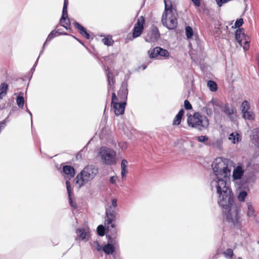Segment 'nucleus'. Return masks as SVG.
<instances>
[{
  "label": "nucleus",
  "mask_w": 259,
  "mask_h": 259,
  "mask_svg": "<svg viewBox=\"0 0 259 259\" xmlns=\"http://www.w3.org/2000/svg\"><path fill=\"white\" fill-rule=\"evenodd\" d=\"M159 37V31L156 27L152 28L150 32L145 37L146 42H152L158 39Z\"/></svg>",
  "instance_id": "f8f14e48"
},
{
  "label": "nucleus",
  "mask_w": 259,
  "mask_h": 259,
  "mask_svg": "<svg viewBox=\"0 0 259 259\" xmlns=\"http://www.w3.org/2000/svg\"><path fill=\"white\" fill-rule=\"evenodd\" d=\"M116 181V177L114 176L111 177L110 178L109 181L112 184H115Z\"/></svg>",
  "instance_id": "8fccbe9b"
},
{
  "label": "nucleus",
  "mask_w": 259,
  "mask_h": 259,
  "mask_svg": "<svg viewBox=\"0 0 259 259\" xmlns=\"http://www.w3.org/2000/svg\"><path fill=\"white\" fill-rule=\"evenodd\" d=\"M118 146L121 150H125L127 148V144L125 142H121L119 143Z\"/></svg>",
  "instance_id": "37998d69"
},
{
  "label": "nucleus",
  "mask_w": 259,
  "mask_h": 259,
  "mask_svg": "<svg viewBox=\"0 0 259 259\" xmlns=\"http://www.w3.org/2000/svg\"><path fill=\"white\" fill-rule=\"evenodd\" d=\"M243 211L248 218L255 217V210L251 202H247L246 203V206L243 208Z\"/></svg>",
  "instance_id": "4468645a"
},
{
  "label": "nucleus",
  "mask_w": 259,
  "mask_h": 259,
  "mask_svg": "<svg viewBox=\"0 0 259 259\" xmlns=\"http://www.w3.org/2000/svg\"><path fill=\"white\" fill-rule=\"evenodd\" d=\"M117 200L116 198H113L111 200V205H106L105 207V226L109 229L110 228L115 229V226L112 223L116 219L115 208L117 206Z\"/></svg>",
  "instance_id": "39448f33"
},
{
  "label": "nucleus",
  "mask_w": 259,
  "mask_h": 259,
  "mask_svg": "<svg viewBox=\"0 0 259 259\" xmlns=\"http://www.w3.org/2000/svg\"><path fill=\"white\" fill-rule=\"evenodd\" d=\"M110 241V242H111V243H115V239H113V240H112V239H111Z\"/></svg>",
  "instance_id": "4d7b16f0"
},
{
  "label": "nucleus",
  "mask_w": 259,
  "mask_h": 259,
  "mask_svg": "<svg viewBox=\"0 0 259 259\" xmlns=\"http://www.w3.org/2000/svg\"><path fill=\"white\" fill-rule=\"evenodd\" d=\"M94 246L98 251H100L102 249V246L99 244L98 241H94Z\"/></svg>",
  "instance_id": "de8ad7c7"
},
{
  "label": "nucleus",
  "mask_w": 259,
  "mask_h": 259,
  "mask_svg": "<svg viewBox=\"0 0 259 259\" xmlns=\"http://www.w3.org/2000/svg\"><path fill=\"white\" fill-rule=\"evenodd\" d=\"M223 145V140L221 139H217L213 143L212 146L213 147L218 149H221Z\"/></svg>",
  "instance_id": "72a5a7b5"
},
{
  "label": "nucleus",
  "mask_w": 259,
  "mask_h": 259,
  "mask_svg": "<svg viewBox=\"0 0 259 259\" xmlns=\"http://www.w3.org/2000/svg\"><path fill=\"white\" fill-rule=\"evenodd\" d=\"M128 165V161L125 159H122L121 162V175L122 180L125 179L126 175L127 174L128 171L127 166Z\"/></svg>",
  "instance_id": "412c9836"
},
{
  "label": "nucleus",
  "mask_w": 259,
  "mask_h": 259,
  "mask_svg": "<svg viewBox=\"0 0 259 259\" xmlns=\"http://www.w3.org/2000/svg\"><path fill=\"white\" fill-rule=\"evenodd\" d=\"M250 137L253 142L259 146V128L254 129Z\"/></svg>",
  "instance_id": "4be33fe9"
},
{
  "label": "nucleus",
  "mask_w": 259,
  "mask_h": 259,
  "mask_svg": "<svg viewBox=\"0 0 259 259\" xmlns=\"http://www.w3.org/2000/svg\"><path fill=\"white\" fill-rule=\"evenodd\" d=\"M215 103V101L214 99H212L209 102V104H211L212 105H214Z\"/></svg>",
  "instance_id": "5fc2aeb1"
},
{
  "label": "nucleus",
  "mask_w": 259,
  "mask_h": 259,
  "mask_svg": "<svg viewBox=\"0 0 259 259\" xmlns=\"http://www.w3.org/2000/svg\"><path fill=\"white\" fill-rule=\"evenodd\" d=\"M244 170L242 169L241 166H238L235 168L233 172V178L234 180L240 179L243 176Z\"/></svg>",
  "instance_id": "aec40b11"
},
{
  "label": "nucleus",
  "mask_w": 259,
  "mask_h": 259,
  "mask_svg": "<svg viewBox=\"0 0 259 259\" xmlns=\"http://www.w3.org/2000/svg\"><path fill=\"white\" fill-rule=\"evenodd\" d=\"M99 153L103 164L112 165L116 163V154L114 150L106 147H102L100 148Z\"/></svg>",
  "instance_id": "423d86ee"
},
{
  "label": "nucleus",
  "mask_w": 259,
  "mask_h": 259,
  "mask_svg": "<svg viewBox=\"0 0 259 259\" xmlns=\"http://www.w3.org/2000/svg\"><path fill=\"white\" fill-rule=\"evenodd\" d=\"M228 162L227 159L218 157L212 163L215 178L210 185L212 191L215 192L216 195L232 191L229 181L231 169L228 168Z\"/></svg>",
  "instance_id": "f257e3e1"
},
{
  "label": "nucleus",
  "mask_w": 259,
  "mask_h": 259,
  "mask_svg": "<svg viewBox=\"0 0 259 259\" xmlns=\"http://www.w3.org/2000/svg\"><path fill=\"white\" fill-rule=\"evenodd\" d=\"M185 33L187 36V37L189 39L192 38L193 35V31L192 28L190 26H186L185 28Z\"/></svg>",
  "instance_id": "f704fd0d"
},
{
  "label": "nucleus",
  "mask_w": 259,
  "mask_h": 259,
  "mask_svg": "<svg viewBox=\"0 0 259 259\" xmlns=\"http://www.w3.org/2000/svg\"><path fill=\"white\" fill-rule=\"evenodd\" d=\"M197 140L199 142H205L208 140V137L206 136H201L197 137Z\"/></svg>",
  "instance_id": "c03bdc74"
},
{
  "label": "nucleus",
  "mask_w": 259,
  "mask_h": 259,
  "mask_svg": "<svg viewBox=\"0 0 259 259\" xmlns=\"http://www.w3.org/2000/svg\"><path fill=\"white\" fill-rule=\"evenodd\" d=\"M98 168L96 165H87L75 178V185L80 188L93 180L98 173Z\"/></svg>",
  "instance_id": "7ed1b4c3"
},
{
  "label": "nucleus",
  "mask_w": 259,
  "mask_h": 259,
  "mask_svg": "<svg viewBox=\"0 0 259 259\" xmlns=\"http://www.w3.org/2000/svg\"><path fill=\"white\" fill-rule=\"evenodd\" d=\"M145 23V19L143 16H141L138 19L137 23L135 24L133 36L136 38L140 36L144 29V24Z\"/></svg>",
  "instance_id": "9d476101"
},
{
  "label": "nucleus",
  "mask_w": 259,
  "mask_h": 259,
  "mask_svg": "<svg viewBox=\"0 0 259 259\" xmlns=\"http://www.w3.org/2000/svg\"><path fill=\"white\" fill-rule=\"evenodd\" d=\"M247 196V193L245 191H241L238 195L237 198L239 201L244 202Z\"/></svg>",
  "instance_id": "473e14b6"
},
{
  "label": "nucleus",
  "mask_w": 259,
  "mask_h": 259,
  "mask_svg": "<svg viewBox=\"0 0 259 259\" xmlns=\"http://www.w3.org/2000/svg\"><path fill=\"white\" fill-rule=\"evenodd\" d=\"M207 87L209 88V90L212 92H215L217 90V83L212 80H209L207 82Z\"/></svg>",
  "instance_id": "2f4dec72"
},
{
  "label": "nucleus",
  "mask_w": 259,
  "mask_h": 259,
  "mask_svg": "<svg viewBox=\"0 0 259 259\" xmlns=\"http://www.w3.org/2000/svg\"><path fill=\"white\" fill-rule=\"evenodd\" d=\"M242 118L245 120L253 121L255 119V114L250 110V104L245 100L240 106Z\"/></svg>",
  "instance_id": "6e6552de"
},
{
  "label": "nucleus",
  "mask_w": 259,
  "mask_h": 259,
  "mask_svg": "<svg viewBox=\"0 0 259 259\" xmlns=\"http://www.w3.org/2000/svg\"><path fill=\"white\" fill-rule=\"evenodd\" d=\"M8 90V84L5 82H3L0 84V100L7 94Z\"/></svg>",
  "instance_id": "a878e982"
},
{
  "label": "nucleus",
  "mask_w": 259,
  "mask_h": 259,
  "mask_svg": "<svg viewBox=\"0 0 259 259\" xmlns=\"http://www.w3.org/2000/svg\"><path fill=\"white\" fill-rule=\"evenodd\" d=\"M102 41L105 45L107 46H112L113 44V40L111 36H108L107 37L103 38Z\"/></svg>",
  "instance_id": "7c9ffc66"
},
{
  "label": "nucleus",
  "mask_w": 259,
  "mask_h": 259,
  "mask_svg": "<svg viewBox=\"0 0 259 259\" xmlns=\"http://www.w3.org/2000/svg\"><path fill=\"white\" fill-rule=\"evenodd\" d=\"M249 38L248 37H247L246 38L244 39V40L242 41V46H241V47H243V49L244 50H247L249 48Z\"/></svg>",
  "instance_id": "4c0bfd02"
},
{
  "label": "nucleus",
  "mask_w": 259,
  "mask_h": 259,
  "mask_svg": "<svg viewBox=\"0 0 259 259\" xmlns=\"http://www.w3.org/2000/svg\"><path fill=\"white\" fill-rule=\"evenodd\" d=\"M224 254L226 258H231L233 255V251L232 249L229 248L226 251H224Z\"/></svg>",
  "instance_id": "58836bf2"
},
{
  "label": "nucleus",
  "mask_w": 259,
  "mask_h": 259,
  "mask_svg": "<svg viewBox=\"0 0 259 259\" xmlns=\"http://www.w3.org/2000/svg\"><path fill=\"white\" fill-rule=\"evenodd\" d=\"M69 201H70V205L72 207H74V208H76V204L75 203H74L72 200H71V196L70 197H69Z\"/></svg>",
  "instance_id": "3c124183"
},
{
  "label": "nucleus",
  "mask_w": 259,
  "mask_h": 259,
  "mask_svg": "<svg viewBox=\"0 0 259 259\" xmlns=\"http://www.w3.org/2000/svg\"><path fill=\"white\" fill-rule=\"evenodd\" d=\"M184 107L186 110H190L192 108V105L190 102L187 100H185L184 101Z\"/></svg>",
  "instance_id": "a18cd8bd"
},
{
  "label": "nucleus",
  "mask_w": 259,
  "mask_h": 259,
  "mask_svg": "<svg viewBox=\"0 0 259 259\" xmlns=\"http://www.w3.org/2000/svg\"><path fill=\"white\" fill-rule=\"evenodd\" d=\"M244 2H245V1H246V0H244Z\"/></svg>",
  "instance_id": "e2e57ef3"
},
{
  "label": "nucleus",
  "mask_w": 259,
  "mask_h": 259,
  "mask_svg": "<svg viewBox=\"0 0 259 259\" xmlns=\"http://www.w3.org/2000/svg\"><path fill=\"white\" fill-rule=\"evenodd\" d=\"M57 33H58V35H60V34H65V35H66L67 34L66 33H62L60 32V31L59 30V32H57Z\"/></svg>",
  "instance_id": "13d9d810"
},
{
  "label": "nucleus",
  "mask_w": 259,
  "mask_h": 259,
  "mask_svg": "<svg viewBox=\"0 0 259 259\" xmlns=\"http://www.w3.org/2000/svg\"><path fill=\"white\" fill-rule=\"evenodd\" d=\"M57 32H59V30H57V31H52V32H51V33L49 34V35L48 36L47 39H46V41L45 42L44 44V46H43V47H42V50L41 51L40 53V55L42 54L43 53V52H44V49L45 48V47L46 46V45L47 44V43L48 42H49L53 38H54L55 37H56V33Z\"/></svg>",
  "instance_id": "cd10ccee"
},
{
  "label": "nucleus",
  "mask_w": 259,
  "mask_h": 259,
  "mask_svg": "<svg viewBox=\"0 0 259 259\" xmlns=\"http://www.w3.org/2000/svg\"><path fill=\"white\" fill-rule=\"evenodd\" d=\"M208 106L209 104H208L205 107H204L203 110L207 116H211L212 115L213 112L211 108H209Z\"/></svg>",
  "instance_id": "ea45409f"
},
{
  "label": "nucleus",
  "mask_w": 259,
  "mask_h": 259,
  "mask_svg": "<svg viewBox=\"0 0 259 259\" xmlns=\"http://www.w3.org/2000/svg\"><path fill=\"white\" fill-rule=\"evenodd\" d=\"M117 101H118V99L115 95V93H113L112 94V102H111L112 105L113 104V103L118 102Z\"/></svg>",
  "instance_id": "49530a36"
},
{
  "label": "nucleus",
  "mask_w": 259,
  "mask_h": 259,
  "mask_svg": "<svg viewBox=\"0 0 259 259\" xmlns=\"http://www.w3.org/2000/svg\"><path fill=\"white\" fill-rule=\"evenodd\" d=\"M98 234L100 236H103L105 234V228L103 225H99L97 229Z\"/></svg>",
  "instance_id": "e433bc0d"
},
{
  "label": "nucleus",
  "mask_w": 259,
  "mask_h": 259,
  "mask_svg": "<svg viewBox=\"0 0 259 259\" xmlns=\"http://www.w3.org/2000/svg\"><path fill=\"white\" fill-rule=\"evenodd\" d=\"M63 171L69 179L73 178L75 175V170L74 168L70 165L64 166L63 167Z\"/></svg>",
  "instance_id": "f3484780"
},
{
  "label": "nucleus",
  "mask_w": 259,
  "mask_h": 259,
  "mask_svg": "<svg viewBox=\"0 0 259 259\" xmlns=\"http://www.w3.org/2000/svg\"><path fill=\"white\" fill-rule=\"evenodd\" d=\"M103 250L107 254H112L114 252V247L111 243H108L103 247Z\"/></svg>",
  "instance_id": "c85d7f7f"
},
{
  "label": "nucleus",
  "mask_w": 259,
  "mask_h": 259,
  "mask_svg": "<svg viewBox=\"0 0 259 259\" xmlns=\"http://www.w3.org/2000/svg\"><path fill=\"white\" fill-rule=\"evenodd\" d=\"M67 6H68V1L67 0H64L63 7L67 8Z\"/></svg>",
  "instance_id": "603ef678"
},
{
  "label": "nucleus",
  "mask_w": 259,
  "mask_h": 259,
  "mask_svg": "<svg viewBox=\"0 0 259 259\" xmlns=\"http://www.w3.org/2000/svg\"><path fill=\"white\" fill-rule=\"evenodd\" d=\"M128 94L127 89L126 87L122 86L117 93L118 97L126 101Z\"/></svg>",
  "instance_id": "5701e85b"
},
{
  "label": "nucleus",
  "mask_w": 259,
  "mask_h": 259,
  "mask_svg": "<svg viewBox=\"0 0 259 259\" xmlns=\"http://www.w3.org/2000/svg\"><path fill=\"white\" fill-rule=\"evenodd\" d=\"M73 25L74 27L78 30L79 33L86 39H89L90 38V35L88 34L85 28L82 26H81L77 22H74Z\"/></svg>",
  "instance_id": "a211bd4d"
},
{
  "label": "nucleus",
  "mask_w": 259,
  "mask_h": 259,
  "mask_svg": "<svg viewBox=\"0 0 259 259\" xmlns=\"http://www.w3.org/2000/svg\"><path fill=\"white\" fill-rule=\"evenodd\" d=\"M218 257V254L217 253L215 255L213 256V259H217Z\"/></svg>",
  "instance_id": "6e6d98bb"
},
{
  "label": "nucleus",
  "mask_w": 259,
  "mask_h": 259,
  "mask_svg": "<svg viewBox=\"0 0 259 259\" xmlns=\"http://www.w3.org/2000/svg\"><path fill=\"white\" fill-rule=\"evenodd\" d=\"M66 188L68 194V197H70L71 195V184L69 181H66Z\"/></svg>",
  "instance_id": "a19ab883"
},
{
  "label": "nucleus",
  "mask_w": 259,
  "mask_h": 259,
  "mask_svg": "<svg viewBox=\"0 0 259 259\" xmlns=\"http://www.w3.org/2000/svg\"><path fill=\"white\" fill-rule=\"evenodd\" d=\"M126 103V101H123L122 102H116L112 104L115 114L116 116L122 115L124 113Z\"/></svg>",
  "instance_id": "ddd939ff"
},
{
  "label": "nucleus",
  "mask_w": 259,
  "mask_h": 259,
  "mask_svg": "<svg viewBox=\"0 0 259 259\" xmlns=\"http://www.w3.org/2000/svg\"><path fill=\"white\" fill-rule=\"evenodd\" d=\"M217 202L225 213V221L231 227H239L242 220L240 208L235 203L232 191L217 194Z\"/></svg>",
  "instance_id": "f03ea898"
},
{
  "label": "nucleus",
  "mask_w": 259,
  "mask_h": 259,
  "mask_svg": "<svg viewBox=\"0 0 259 259\" xmlns=\"http://www.w3.org/2000/svg\"><path fill=\"white\" fill-rule=\"evenodd\" d=\"M187 123L189 126L201 131L208 127L209 121L206 116L195 112L193 115H188Z\"/></svg>",
  "instance_id": "20e7f679"
},
{
  "label": "nucleus",
  "mask_w": 259,
  "mask_h": 259,
  "mask_svg": "<svg viewBox=\"0 0 259 259\" xmlns=\"http://www.w3.org/2000/svg\"><path fill=\"white\" fill-rule=\"evenodd\" d=\"M147 68L146 65H142L143 70H145Z\"/></svg>",
  "instance_id": "bf43d9fd"
},
{
  "label": "nucleus",
  "mask_w": 259,
  "mask_h": 259,
  "mask_svg": "<svg viewBox=\"0 0 259 259\" xmlns=\"http://www.w3.org/2000/svg\"><path fill=\"white\" fill-rule=\"evenodd\" d=\"M76 232L77 235V237H79L82 240L87 241V233L85 232L83 228H79L77 229Z\"/></svg>",
  "instance_id": "c756f323"
},
{
  "label": "nucleus",
  "mask_w": 259,
  "mask_h": 259,
  "mask_svg": "<svg viewBox=\"0 0 259 259\" xmlns=\"http://www.w3.org/2000/svg\"><path fill=\"white\" fill-rule=\"evenodd\" d=\"M38 58H39V57L37 58V59H38ZM37 61H38V60H37V61H36V62H35V64H34V65H36V63H37Z\"/></svg>",
  "instance_id": "680f3d73"
},
{
  "label": "nucleus",
  "mask_w": 259,
  "mask_h": 259,
  "mask_svg": "<svg viewBox=\"0 0 259 259\" xmlns=\"http://www.w3.org/2000/svg\"><path fill=\"white\" fill-rule=\"evenodd\" d=\"M243 23V20L242 18H240L239 19H237L234 24V27L235 28H238L240 26H241Z\"/></svg>",
  "instance_id": "79ce46f5"
},
{
  "label": "nucleus",
  "mask_w": 259,
  "mask_h": 259,
  "mask_svg": "<svg viewBox=\"0 0 259 259\" xmlns=\"http://www.w3.org/2000/svg\"><path fill=\"white\" fill-rule=\"evenodd\" d=\"M148 54L151 58H167L169 56V53L167 50L159 47H156L154 49L149 50L148 51Z\"/></svg>",
  "instance_id": "1a4fd4ad"
},
{
  "label": "nucleus",
  "mask_w": 259,
  "mask_h": 259,
  "mask_svg": "<svg viewBox=\"0 0 259 259\" xmlns=\"http://www.w3.org/2000/svg\"><path fill=\"white\" fill-rule=\"evenodd\" d=\"M60 22L61 25L65 27L66 29H68V26H70V23L69 19L68 18V14H67V8H63L62 10V15L61 18L60 20Z\"/></svg>",
  "instance_id": "2eb2a0df"
},
{
  "label": "nucleus",
  "mask_w": 259,
  "mask_h": 259,
  "mask_svg": "<svg viewBox=\"0 0 259 259\" xmlns=\"http://www.w3.org/2000/svg\"><path fill=\"white\" fill-rule=\"evenodd\" d=\"M74 38H75L76 40H77L79 42H80V41L79 40V39H78L77 38H76V37H74V36H73Z\"/></svg>",
  "instance_id": "052dcab7"
},
{
  "label": "nucleus",
  "mask_w": 259,
  "mask_h": 259,
  "mask_svg": "<svg viewBox=\"0 0 259 259\" xmlns=\"http://www.w3.org/2000/svg\"><path fill=\"white\" fill-rule=\"evenodd\" d=\"M24 94L22 92H19L18 94L17 98L16 99V103L18 106L20 108H22L25 103V100L24 98Z\"/></svg>",
  "instance_id": "b1692460"
},
{
  "label": "nucleus",
  "mask_w": 259,
  "mask_h": 259,
  "mask_svg": "<svg viewBox=\"0 0 259 259\" xmlns=\"http://www.w3.org/2000/svg\"><path fill=\"white\" fill-rule=\"evenodd\" d=\"M107 78L109 85H113L115 82V80L112 74L109 71L107 73Z\"/></svg>",
  "instance_id": "c9c22d12"
},
{
  "label": "nucleus",
  "mask_w": 259,
  "mask_h": 259,
  "mask_svg": "<svg viewBox=\"0 0 259 259\" xmlns=\"http://www.w3.org/2000/svg\"><path fill=\"white\" fill-rule=\"evenodd\" d=\"M247 37L245 35L243 29H238L236 31L235 38L240 46H242V41Z\"/></svg>",
  "instance_id": "dca6fc26"
},
{
  "label": "nucleus",
  "mask_w": 259,
  "mask_h": 259,
  "mask_svg": "<svg viewBox=\"0 0 259 259\" xmlns=\"http://www.w3.org/2000/svg\"><path fill=\"white\" fill-rule=\"evenodd\" d=\"M221 110L232 121H233L236 117L235 110L232 106L229 104H225L222 108Z\"/></svg>",
  "instance_id": "9b49d317"
},
{
  "label": "nucleus",
  "mask_w": 259,
  "mask_h": 259,
  "mask_svg": "<svg viewBox=\"0 0 259 259\" xmlns=\"http://www.w3.org/2000/svg\"><path fill=\"white\" fill-rule=\"evenodd\" d=\"M27 112L30 114V117H31V123H32V113L31 112L28 110V109H27Z\"/></svg>",
  "instance_id": "864d4df0"
},
{
  "label": "nucleus",
  "mask_w": 259,
  "mask_h": 259,
  "mask_svg": "<svg viewBox=\"0 0 259 259\" xmlns=\"http://www.w3.org/2000/svg\"><path fill=\"white\" fill-rule=\"evenodd\" d=\"M229 140L233 144H237L241 140V136L237 132L232 133L229 135Z\"/></svg>",
  "instance_id": "6ab92c4d"
},
{
  "label": "nucleus",
  "mask_w": 259,
  "mask_h": 259,
  "mask_svg": "<svg viewBox=\"0 0 259 259\" xmlns=\"http://www.w3.org/2000/svg\"><path fill=\"white\" fill-rule=\"evenodd\" d=\"M161 22L162 24L168 29L175 28L177 26L178 22L176 16L173 13V10L168 11L167 13L164 11L162 16Z\"/></svg>",
  "instance_id": "0eeeda50"
},
{
  "label": "nucleus",
  "mask_w": 259,
  "mask_h": 259,
  "mask_svg": "<svg viewBox=\"0 0 259 259\" xmlns=\"http://www.w3.org/2000/svg\"><path fill=\"white\" fill-rule=\"evenodd\" d=\"M165 10L166 13L168 11L173 10L174 6L175 5V0H164Z\"/></svg>",
  "instance_id": "bb28decb"
},
{
  "label": "nucleus",
  "mask_w": 259,
  "mask_h": 259,
  "mask_svg": "<svg viewBox=\"0 0 259 259\" xmlns=\"http://www.w3.org/2000/svg\"><path fill=\"white\" fill-rule=\"evenodd\" d=\"M184 110L183 109H181L178 113L176 115L174 119L172 124L174 125H178L181 123V119L184 115Z\"/></svg>",
  "instance_id": "393cba45"
},
{
  "label": "nucleus",
  "mask_w": 259,
  "mask_h": 259,
  "mask_svg": "<svg viewBox=\"0 0 259 259\" xmlns=\"http://www.w3.org/2000/svg\"><path fill=\"white\" fill-rule=\"evenodd\" d=\"M191 1L196 7H198L200 6V0H191Z\"/></svg>",
  "instance_id": "09e8293b"
}]
</instances>
